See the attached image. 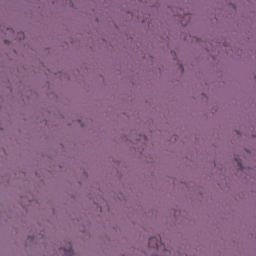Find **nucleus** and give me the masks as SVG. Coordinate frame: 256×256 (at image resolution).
Returning a JSON list of instances; mask_svg holds the SVG:
<instances>
[{"mask_svg": "<svg viewBox=\"0 0 256 256\" xmlns=\"http://www.w3.org/2000/svg\"><path fill=\"white\" fill-rule=\"evenodd\" d=\"M238 165H239L240 168L242 167V166H241V163H239V162H238Z\"/></svg>", "mask_w": 256, "mask_h": 256, "instance_id": "3", "label": "nucleus"}, {"mask_svg": "<svg viewBox=\"0 0 256 256\" xmlns=\"http://www.w3.org/2000/svg\"><path fill=\"white\" fill-rule=\"evenodd\" d=\"M148 245H149V247H153V248L159 247V239H157L155 237L150 238Z\"/></svg>", "mask_w": 256, "mask_h": 256, "instance_id": "1", "label": "nucleus"}, {"mask_svg": "<svg viewBox=\"0 0 256 256\" xmlns=\"http://www.w3.org/2000/svg\"><path fill=\"white\" fill-rule=\"evenodd\" d=\"M65 256H73V248L70 247L68 250H64Z\"/></svg>", "mask_w": 256, "mask_h": 256, "instance_id": "2", "label": "nucleus"}]
</instances>
